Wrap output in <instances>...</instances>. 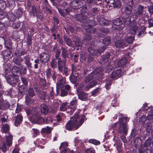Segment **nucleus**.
Instances as JSON below:
<instances>
[{"mask_svg":"<svg viewBox=\"0 0 153 153\" xmlns=\"http://www.w3.org/2000/svg\"><path fill=\"white\" fill-rule=\"evenodd\" d=\"M66 61L62 60L60 58L58 59V68L59 70L61 72H62L63 70V68L65 67Z\"/></svg>","mask_w":153,"mask_h":153,"instance_id":"obj_11","label":"nucleus"},{"mask_svg":"<svg viewBox=\"0 0 153 153\" xmlns=\"http://www.w3.org/2000/svg\"><path fill=\"white\" fill-rule=\"evenodd\" d=\"M85 117L84 115L79 116L77 114H75L66 123V128L69 131L77 129L84 122Z\"/></svg>","mask_w":153,"mask_h":153,"instance_id":"obj_1","label":"nucleus"},{"mask_svg":"<svg viewBox=\"0 0 153 153\" xmlns=\"http://www.w3.org/2000/svg\"><path fill=\"white\" fill-rule=\"evenodd\" d=\"M13 71L16 73L20 72L21 71V69L19 67L17 66L14 67L12 69Z\"/></svg>","mask_w":153,"mask_h":153,"instance_id":"obj_52","label":"nucleus"},{"mask_svg":"<svg viewBox=\"0 0 153 153\" xmlns=\"http://www.w3.org/2000/svg\"><path fill=\"white\" fill-rule=\"evenodd\" d=\"M70 7L74 9H78L80 7L79 5V2L76 1H72L70 4Z\"/></svg>","mask_w":153,"mask_h":153,"instance_id":"obj_21","label":"nucleus"},{"mask_svg":"<svg viewBox=\"0 0 153 153\" xmlns=\"http://www.w3.org/2000/svg\"><path fill=\"white\" fill-rule=\"evenodd\" d=\"M8 17L9 19L12 21H15L16 19V17L15 15L11 13L9 14Z\"/></svg>","mask_w":153,"mask_h":153,"instance_id":"obj_44","label":"nucleus"},{"mask_svg":"<svg viewBox=\"0 0 153 153\" xmlns=\"http://www.w3.org/2000/svg\"><path fill=\"white\" fill-rule=\"evenodd\" d=\"M115 0H108V1L107 2V3L108 5L109 6L113 7V5L114 4V3Z\"/></svg>","mask_w":153,"mask_h":153,"instance_id":"obj_60","label":"nucleus"},{"mask_svg":"<svg viewBox=\"0 0 153 153\" xmlns=\"http://www.w3.org/2000/svg\"><path fill=\"white\" fill-rule=\"evenodd\" d=\"M51 128L48 126L46 128H42V132L44 133H48L50 132L51 130Z\"/></svg>","mask_w":153,"mask_h":153,"instance_id":"obj_54","label":"nucleus"},{"mask_svg":"<svg viewBox=\"0 0 153 153\" xmlns=\"http://www.w3.org/2000/svg\"><path fill=\"white\" fill-rule=\"evenodd\" d=\"M85 152V153H95V150L93 148L87 149Z\"/></svg>","mask_w":153,"mask_h":153,"instance_id":"obj_58","label":"nucleus"},{"mask_svg":"<svg viewBox=\"0 0 153 153\" xmlns=\"http://www.w3.org/2000/svg\"><path fill=\"white\" fill-rule=\"evenodd\" d=\"M118 116L119 117L118 121L112 125V127L114 128L117 126L118 133L121 135H126L128 130L127 125V123L128 122L127 117H124L123 114L120 113L118 114Z\"/></svg>","mask_w":153,"mask_h":153,"instance_id":"obj_2","label":"nucleus"},{"mask_svg":"<svg viewBox=\"0 0 153 153\" xmlns=\"http://www.w3.org/2000/svg\"><path fill=\"white\" fill-rule=\"evenodd\" d=\"M22 116L20 114L17 116L15 122V125L16 126H17L22 122Z\"/></svg>","mask_w":153,"mask_h":153,"instance_id":"obj_26","label":"nucleus"},{"mask_svg":"<svg viewBox=\"0 0 153 153\" xmlns=\"http://www.w3.org/2000/svg\"><path fill=\"white\" fill-rule=\"evenodd\" d=\"M1 94L0 93V110H3L5 109H7L10 107V105L7 102L4 105L3 100L1 98Z\"/></svg>","mask_w":153,"mask_h":153,"instance_id":"obj_16","label":"nucleus"},{"mask_svg":"<svg viewBox=\"0 0 153 153\" xmlns=\"http://www.w3.org/2000/svg\"><path fill=\"white\" fill-rule=\"evenodd\" d=\"M18 77H15L14 76L10 75L7 78V80L10 84L12 85L16 83L18 80Z\"/></svg>","mask_w":153,"mask_h":153,"instance_id":"obj_15","label":"nucleus"},{"mask_svg":"<svg viewBox=\"0 0 153 153\" xmlns=\"http://www.w3.org/2000/svg\"><path fill=\"white\" fill-rule=\"evenodd\" d=\"M25 101L27 105H29L30 103H33L36 101V100L34 98H32L27 95L25 97Z\"/></svg>","mask_w":153,"mask_h":153,"instance_id":"obj_23","label":"nucleus"},{"mask_svg":"<svg viewBox=\"0 0 153 153\" xmlns=\"http://www.w3.org/2000/svg\"><path fill=\"white\" fill-rule=\"evenodd\" d=\"M144 7L141 5H140L138 8L137 11L132 13V16L134 19H137L138 17H141L143 16L144 14V11H143Z\"/></svg>","mask_w":153,"mask_h":153,"instance_id":"obj_7","label":"nucleus"},{"mask_svg":"<svg viewBox=\"0 0 153 153\" xmlns=\"http://www.w3.org/2000/svg\"><path fill=\"white\" fill-rule=\"evenodd\" d=\"M20 93L21 94H24L27 91V88L25 87L21 86L19 88Z\"/></svg>","mask_w":153,"mask_h":153,"instance_id":"obj_37","label":"nucleus"},{"mask_svg":"<svg viewBox=\"0 0 153 153\" xmlns=\"http://www.w3.org/2000/svg\"><path fill=\"white\" fill-rule=\"evenodd\" d=\"M26 113L28 116V119L32 123H35L33 121L37 120L39 114L37 111L35 109L31 108L27 109Z\"/></svg>","mask_w":153,"mask_h":153,"instance_id":"obj_5","label":"nucleus"},{"mask_svg":"<svg viewBox=\"0 0 153 153\" xmlns=\"http://www.w3.org/2000/svg\"><path fill=\"white\" fill-rule=\"evenodd\" d=\"M125 13L127 15H129L131 14V7H126L125 9Z\"/></svg>","mask_w":153,"mask_h":153,"instance_id":"obj_53","label":"nucleus"},{"mask_svg":"<svg viewBox=\"0 0 153 153\" xmlns=\"http://www.w3.org/2000/svg\"><path fill=\"white\" fill-rule=\"evenodd\" d=\"M46 123L51 124L53 122V119L50 117H47L46 120Z\"/></svg>","mask_w":153,"mask_h":153,"instance_id":"obj_57","label":"nucleus"},{"mask_svg":"<svg viewBox=\"0 0 153 153\" xmlns=\"http://www.w3.org/2000/svg\"><path fill=\"white\" fill-rule=\"evenodd\" d=\"M115 45L116 47L123 48L128 45V43L124 40H118L115 42Z\"/></svg>","mask_w":153,"mask_h":153,"instance_id":"obj_12","label":"nucleus"},{"mask_svg":"<svg viewBox=\"0 0 153 153\" xmlns=\"http://www.w3.org/2000/svg\"><path fill=\"white\" fill-rule=\"evenodd\" d=\"M68 94V92L65 90L62 89V90L60 96L61 97H63L66 96Z\"/></svg>","mask_w":153,"mask_h":153,"instance_id":"obj_55","label":"nucleus"},{"mask_svg":"<svg viewBox=\"0 0 153 153\" xmlns=\"http://www.w3.org/2000/svg\"><path fill=\"white\" fill-rule=\"evenodd\" d=\"M100 91V88H97L91 92L92 95L94 96H96Z\"/></svg>","mask_w":153,"mask_h":153,"instance_id":"obj_46","label":"nucleus"},{"mask_svg":"<svg viewBox=\"0 0 153 153\" xmlns=\"http://www.w3.org/2000/svg\"><path fill=\"white\" fill-rule=\"evenodd\" d=\"M113 62H112L111 63H110V64H111V65H108L105 68V69L106 70V72H109L113 68H117V66L115 64H114L113 65Z\"/></svg>","mask_w":153,"mask_h":153,"instance_id":"obj_25","label":"nucleus"},{"mask_svg":"<svg viewBox=\"0 0 153 153\" xmlns=\"http://www.w3.org/2000/svg\"><path fill=\"white\" fill-rule=\"evenodd\" d=\"M6 47L8 48H11V44L10 40H7L5 43Z\"/></svg>","mask_w":153,"mask_h":153,"instance_id":"obj_56","label":"nucleus"},{"mask_svg":"<svg viewBox=\"0 0 153 153\" xmlns=\"http://www.w3.org/2000/svg\"><path fill=\"white\" fill-rule=\"evenodd\" d=\"M117 100L116 99L113 100L111 103V105L113 107H115L117 106Z\"/></svg>","mask_w":153,"mask_h":153,"instance_id":"obj_62","label":"nucleus"},{"mask_svg":"<svg viewBox=\"0 0 153 153\" xmlns=\"http://www.w3.org/2000/svg\"><path fill=\"white\" fill-rule=\"evenodd\" d=\"M80 68L79 66L76 67L74 65H72V73L69 78L71 82L74 83L77 81V77L74 75H77L80 74Z\"/></svg>","mask_w":153,"mask_h":153,"instance_id":"obj_6","label":"nucleus"},{"mask_svg":"<svg viewBox=\"0 0 153 153\" xmlns=\"http://www.w3.org/2000/svg\"><path fill=\"white\" fill-rule=\"evenodd\" d=\"M61 101L60 100H57L54 103L53 106L55 108H59V105H60Z\"/></svg>","mask_w":153,"mask_h":153,"instance_id":"obj_48","label":"nucleus"},{"mask_svg":"<svg viewBox=\"0 0 153 153\" xmlns=\"http://www.w3.org/2000/svg\"><path fill=\"white\" fill-rule=\"evenodd\" d=\"M77 19L80 22H83L85 19V16H84L82 13L78 14L76 16Z\"/></svg>","mask_w":153,"mask_h":153,"instance_id":"obj_33","label":"nucleus"},{"mask_svg":"<svg viewBox=\"0 0 153 153\" xmlns=\"http://www.w3.org/2000/svg\"><path fill=\"white\" fill-rule=\"evenodd\" d=\"M122 22L120 19L117 18L113 22L114 25L113 28L118 30H121L123 29L125 25H129L131 22V19L129 17L123 19Z\"/></svg>","mask_w":153,"mask_h":153,"instance_id":"obj_3","label":"nucleus"},{"mask_svg":"<svg viewBox=\"0 0 153 153\" xmlns=\"http://www.w3.org/2000/svg\"><path fill=\"white\" fill-rule=\"evenodd\" d=\"M13 136L11 134H9L6 136V143L8 146H10L12 143Z\"/></svg>","mask_w":153,"mask_h":153,"instance_id":"obj_27","label":"nucleus"},{"mask_svg":"<svg viewBox=\"0 0 153 153\" xmlns=\"http://www.w3.org/2000/svg\"><path fill=\"white\" fill-rule=\"evenodd\" d=\"M93 77L92 74H90V75L86 77L84 83H85V84L88 83V85H86L84 84V85H83L82 87V89L85 90H88L89 88L95 86L97 84V83L96 81L93 80Z\"/></svg>","mask_w":153,"mask_h":153,"instance_id":"obj_4","label":"nucleus"},{"mask_svg":"<svg viewBox=\"0 0 153 153\" xmlns=\"http://www.w3.org/2000/svg\"><path fill=\"white\" fill-rule=\"evenodd\" d=\"M33 133H32L33 137H36V136L38 135L39 133V131L36 129H33Z\"/></svg>","mask_w":153,"mask_h":153,"instance_id":"obj_40","label":"nucleus"},{"mask_svg":"<svg viewBox=\"0 0 153 153\" xmlns=\"http://www.w3.org/2000/svg\"><path fill=\"white\" fill-rule=\"evenodd\" d=\"M2 130L5 133H6L9 130V126L7 124H5L3 125L2 127Z\"/></svg>","mask_w":153,"mask_h":153,"instance_id":"obj_45","label":"nucleus"},{"mask_svg":"<svg viewBox=\"0 0 153 153\" xmlns=\"http://www.w3.org/2000/svg\"><path fill=\"white\" fill-rule=\"evenodd\" d=\"M49 55L47 53H43L40 55V61L43 63H45L49 60Z\"/></svg>","mask_w":153,"mask_h":153,"instance_id":"obj_13","label":"nucleus"},{"mask_svg":"<svg viewBox=\"0 0 153 153\" xmlns=\"http://www.w3.org/2000/svg\"><path fill=\"white\" fill-rule=\"evenodd\" d=\"M40 108L41 111L42 113L45 114H48L49 112V109L46 105L42 104L41 105Z\"/></svg>","mask_w":153,"mask_h":153,"instance_id":"obj_17","label":"nucleus"},{"mask_svg":"<svg viewBox=\"0 0 153 153\" xmlns=\"http://www.w3.org/2000/svg\"><path fill=\"white\" fill-rule=\"evenodd\" d=\"M121 71L120 69H117L113 71L111 74V77L112 79H117L121 76Z\"/></svg>","mask_w":153,"mask_h":153,"instance_id":"obj_14","label":"nucleus"},{"mask_svg":"<svg viewBox=\"0 0 153 153\" xmlns=\"http://www.w3.org/2000/svg\"><path fill=\"white\" fill-rule=\"evenodd\" d=\"M74 43L75 46H80L82 45V43L78 40H76L75 42L74 40Z\"/></svg>","mask_w":153,"mask_h":153,"instance_id":"obj_61","label":"nucleus"},{"mask_svg":"<svg viewBox=\"0 0 153 153\" xmlns=\"http://www.w3.org/2000/svg\"><path fill=\"white\" fill-rule=\"evenodd\" d=\"M127 62V60L125 57H122L119 61L117 63V65L118 66L121 67L124 65Z\"/></svg>","mask_w":153,"mask_h":153,"instance_id":"obj_24","label":"nucleus"},{"mask_svg":"<svg viewBox=\"0 0 153 153\" xmlns=\"http://www.w3.org/2000/svg\"><path fill=\"white\" fill-rule=\"evenodd\" d=\"M24 59L25 60V63L27 66L28 68H31V63L30 62L29 56L27 55L25 56Z\"/></svg>","mask_w":153,"mask_h":153,"instance_id":"obj_28","label":"nucleus"},{"mask_svg":"<svg viewBox=\"0 0 153 153\" xmlns=\"http://www.w3.org/2000/svg\"><path fill=\"white\" fill-rule=\"evenodd\" d=\"M50 65L51 67L53 69H55L57 67V63L55 59H52V61L51 62Z\"/></svg>","mask_w":153,"mask_h":153,"instance_id":"obj_31","label":"nucleus"},{"mask_svg":"<svg viewBox=\"0 0 153 153\" xmlns=\"http://www.w3.org/2000/svg\"><path fill=\"white\" fill-rule=\"evenodd\" d=\"M39 12L38 9L36 8L34 6H33L31 10L30 11V15L32 16H37Z\"/></svg>","mask_w":153,"mask_h":153,"instance_id":"obj_18","label":"nucleus"},{"mask_svg":"<svg viewBox=\"0 0 153 153\" xmlns=\"http://www.w3.org/2000/svg\"><path fill=\"white\" fill-rule=\"evenodd\" d=\"M68 146V143L67 142H64L61 143L60 146L59 147V149L62 150V149H64V148H66Z\"/></svg>","mask_w":153,"mask_h":153,"instance_id":"obj_42","label":"nucleus"},{"mask_svg":"<svg viewBox=\"0 0 153 153\" xmlns=\"http://www.w3.org/2000/svg\"><path fill=\"white\" fill-rule=\"evenodd\" d=\"M56 72L55 71H52L51 76L52 77L54 81H55L56 80Z\"/></svg>","mask_w":153,"mask_h":153,"instance_id":"obj_63","label":"nucleus"},{"mask_svg":"<svg viewBox=\"0 0 153 153\" xmlns=\"http://www.w3.org/2000/svg\"><path fill=\"white\" fill-rule=\"evenodd\" d=\"M134 37L133 36H130L126 38L125 39V42H127L128 43V45L130 43H131L133 41L134 39Z\"/></svg>","mask_w":153,"mask_h":153,"instance_id":"obj_34","label":"nucleus"},{"mask_svg":"<svg viewBox=\"0 0 153 153\" xmlns=\"http://www.w3.org/2000/svg\"><path fill=\"white\" fill-rule=\"evenodd\" d=\"M102 42L105 45H109L111 42V40L110 37L108 36L105 38L103 40Z\"/></svg>","mask_w":153,"mask_h":153,"instance_id":"obj_35","label":"nucleus"},{"mask_svg":"<svg viewBox=\"0 0 153 153\" xmlns=\"http://www.w3.org/2000/svg\"><path fill=\"white\" fill-rule=\"evenodd\" d=\"M138 29V27L135 25L132 26L130 28V32L131 34H134L136 32Z\"/></svg>","mask_w":153,"mask_h":153,"instance_id":"obj_36","label":"nucleus"},{"mask_svg":"<svg viewBox=\"0 0 153 153\" xmlns=\"http://www.w3.org/2000/svg\"><path fill=\"white\" fill-rule=\"evenodd\" d=\"M89 142L90 143L93 144L95 145H97L100 144V142L94 139H91L89 140Z\"/></svg>","mask_w":153,"mask_h":153,"instance_id":"obj_49","label":"nucleus"},{"mask_svg":"<svg viewBox=\"0 0 153 153\" xmlns=\"http://www.w3.org/2000/svg\"><path fill=\"white\" fill-rule=\"evenodd\" d=\"M68 104L67 102H64L62 103L61 102L60 107L59 108V110L62 111H66L68 109Z\"/></svg>","mask_w":153,"mask_h":153,"instance_id":"obj_20","label":"nucleus"},{"mask_svg":"<svg viewBox=\"0 0 153 153\" xmlns=\"http://www.w3.org/2000/svg\"><path fill=\"white\" fill-rule=\"evenodd\" d=\"M52 69L50 68H48L46 70V75L48 78H50L51 76L52 73Z\"/></svg>","mask_w":153,"mask_h":153,"instance_id":"obj_47","label":"nucleus"},{"mask_svg":"<svg viewBox=\"0 0 153 153\" xmlns=\"http://www.w3.org/2000/svg\"><path fill=\"white\" fill-rule=\"evenodd\" d=\"M61 49L62 51V54L63 56L65 58L68 56L67 51L65 48L63 47H62Z\"/></svg>","mask_w":153,"mask_h":153,"instance_id":"obj_50","label":"nucleus"},{"mask_svg":"<svg viewBox=\"0 0 153 153\" xmlns=\"http://www.w3.org/2000/svg\"><path fill=\"white\" fill-rule=\"evenodd\" d=\"M39 96L40 99L42 100H45L46 98V94L45 92H42Z\"/></svg>","mask_w":153,"mask_h":153,"instance_id":"obj_59","label":"nucleus"},{"mask_svg":"<svg viewBox=\"0 0 153 153\" xmlns=\"http://www.w3.org/2000/svg\"><path fill=\"white\" fill-rule=\"evenodd\" d=\"M121 5V3L120 1L118 0H115L114 4L113 6V7H120Z\"/></svg>","mask_w":153,"mask_h":153,"instance_id":"obj_38","label":"nucleus"},{"mask_svg":"<svg viewBox=\"0 0 153 153\" xmlns=\"http://www.w3.org/2000/svg\"><path fill=\"white\" fill-rule=\"evenodd\" d=\"M13 62L16 65H20L21 64V62L22 61V60L21 59H19L18 58H15L13 60Z\"/></svg>","mask_w":153,"mask_h":153,"instance_id":"obj_41","label":"nucleus"},{"mask_svg":"<svg viewBox=\"0 0 153 153\" xmlns=\"http://www.w3.org/2000/svg\"><path fill=\"white\" fill-rule=\"evenodd\" d=\"M77 101L76 97H74L71 102L70 104L68 106V109H70V110L67 111L69 113L72 114L75 111L76 107V104Z\"/></svg>","mask_w":153,"mask_h":153,"instance_id":"obj_8","label":"nucleus"},{"mask_svg":"<svg viewBox=\"0 0 153 153\" xmlns=\"http://www.w3.org/2000/svg\"><path fill=\"white\" fill-rule=\"evenodd\" d=\"M28 94L30 96L32 97L35 95L34 91L33 88H29L28 91Z\"/></svg>","mask_w":153,"mask_h":153,"instance_id":"obj_39","label":"nucleus"},{"mask_svg":"<svg viewBox=\"0 0 153 153\" xmlns=\"http://www.w3.org/2000/svg\"><path fill=\"white\" fill-rule=\"evenodd\" d=\"M106 48V47L105 46L100 47L98 49L97 52L93 50L92 48H90L88 49V51L91 54L93 55H98V54H100Z\"/></svg>","mask_w":153,"mask_h":153,"instance_id":"obj_9","label":"nucleus"},{"mask_svg":"<svg viewBox=\"0 0 153 153\" xmlns=\"http://www.w3.org/2000/svg\"><path fill=\"white\" fill-rule=\"evenodd\" d=\"M64 40L66 42V44L68 45L69 46H71L72 45H74V40L72 42L71 40L68 37L65 36L64 37Z\"/></svg>","mask_w":153,"mask_h":153,"instance_id":"obj_29","label":"nucleus"},{"mask_svg":"<svg viewBox=\"0 0 153 153\" xmlns=\"http://www.w3.org/2000/svg\"><path fill=\"white\" fill-rule=\"evenodd\" d=\"M147 8L151 17L153 18V4L152 5L148 6Z\"/></svg>","mask_w":153,"mask_h":153,"instance_id":"obj_32","label":"nucleus"},{"mask_svg":"<svg viewBox=\"0 0 153 153\" xmlns=\"http://www.w3.org/2000/svg\"><path fill=\"white\" fill-rule=\"evenodd\" d=\"M88 94L83 92H82L78 94V98L82 101L86 100L88 98Z\"/></svg>","mask_w":153,"mask_h":153,"instance_id":"obj_22","label":"nucleus"},{"mask_svg":"<svg viewBox=\"0 0 153 153\" xmlns=\"http://www.w3.org/2000/svg\"><path fill=\"white\" fill-rule=\"evenodd\" d=\"M65 82L64 79L62 78H60L56 83V95H58L59 92V89L62 88L65 84Z\"/></svg>","mask_w":153,"mask_h":153,"instance_id":"obj_10","label":"nucleus"},{"mask_svg":"<svg viewBox=\"0 0 153 153\" xmlns=\"http://www.w3.org/2000/svg\"><path fill=\"white\" fill-rule=\"evenodd\" d=\"M99 22L100 24L101 25H105L107 24L106 22H107V21L106 20L103 18L100 19V20L99 21Z\"/></svg>","mask_w":153,"mask_h":153,"instance_id":"obj_51","label":"nucleus"},{"mask_svg":"<svg viewBox=\"0 0 153 153\" xmlns=\"http://www.w3.org/2000/svg\"><path fill=\"white\" fill-rule=\"evenodd\" d=\"M21 79L22 83L25 85H26L27 84V79L25 77H21Z\"/></svg>","mask_w":153,"mask_h":153,"instance_id":"obj_64","label":"nucleus"},{"mask_svg":"<svg viewBox=\"0 0 153 153\" xmlns=\"http://www.w3.org/2000/svg\"><path fill=\"white\" fill-rule=\"evenodd\" d=\"M2 54L4 58L9 59L11 57V52L9 50L7 49L3 51Z\"/></svg>","mask_w":153,"mask_h":153,"instance_id":"obj_19","label":"nucleus"},{"mask_svg":"<svg viewBox=\"0 0 153 153\" xmlns=\"http://www.w3.org/2000/svg\"><path fill=\"white\" fill-rule=\"evenodd\" d=\"M6 7V2L3 1H0V9L3 10Z\"/></svg>","mask_w":153,"mask_h":153,"instance_id":"obj_43","label":"nucleus"},{"mask_svg":"<svg viewBox=\"0 0 153 153\" xmlns=\"http://www.w3.org/2000/svg\"><path fill=\"white\" fill-rule=\"evenodd\" d=\"M37 120L33 121L35 123L42 124L43 123L44 120L43 118L41 117L39 114Z\"/></svg>","mask_w":153,"mask_h":153,"instance_id":"obj_30","label":"nucleus"}]
</instances>
